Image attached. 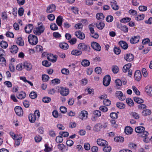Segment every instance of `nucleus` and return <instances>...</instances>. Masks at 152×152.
Returning a JSON list of instances; mask_svg holds the SVG:
<instances>
[{"label": "nucleus", "instance_id": "6", "mask_svg": "<svg viewBox=\"0 0 152 152\" xmlns=\"http://www.w3.org/2000/svg\"><path fill=\"white\" fill-rule=\"evenodd\" d=\"M111 77L109 75H106L103 78V84L105 86H108L110 83Z\"/></svg>", "mask_w": 152, "mask_h": 152}, {"label": "nucleus", "instance_id": "8", "mask_svg": "<svg viewBox=\"0 0 152 152\" xmlns=\"http://www.w3.org/2000/svg\"><path fill=\"white\" fill-rule=\"evenodd\" d=\"M56 9V6L54 4L50 5L47 7L46 12L48 13H52Z\"/></svg>", "mask_w": 152, "mask_h": 152}, {"label": "nucleus", "instance_id": "63", "mask_svg": "<svg viewBox=\"0 0 152 152\" xmlns=\"http://www.w3.org/2000/svg\"><path fill=\"white\" fill-rule=\"evenodd\" d=\"M61 72L63 74L68 75L69 73V71L67 69L64 68L61 69Z\"/></svg>", "mask_w": 152, "mask_h": 152}, {"label": "nucleus", "instance_id": "44", "mask_svg": "<svg viewBox=\"0 0 152 152\" xmlns=\"http://www.w3.org/2000/svg\"><path fill=\"white\" fill-rule=\"evenodd\" d=\"M42 64L43 66L48 67L50 66L51 63L48 62L47 60H45L42 62Z\"/></svg>", "mask_w": 152, "mask_h": 152}, {"label": "nucleus", "instance_id": "30", "mask_svg": "<svg viewBox=\"0 0 152 152\" xmlns=\"http://www.w3.org/2000/svg\"><path fill=\"white\" fill-rule=\"evenodd\" d=\"M0 45L2 48L6 49L8 46V44L6 41L2 40L0 42Z\"/></svg>", "mask_w": 152, "mask_h": 152}, {"label": "nucleus", "instance_id": "12", "mask_svg": "<svg viewBox=\"0 0 152 152\" xmlns=\"http://www.w3.org/2000/svg\"><path fill=\"white\" fill-rule=\"evenodd\" d=\"M75 34L77 37L80 39H83L85 37V34L81 31H76L75 32Z\"/></svg>", "mask_w": 152, "mask_h": 152}, {"label": "nucleus", "instance_id": "1", "mask_svg": "<svg viewBox=\"0 0 152 152\" xmlns=\"http://www.w3.org/2000/svg\"><path fill=\"white\" fill-rule=\"evenodd\" d=\"M135 131L137 133L140 134L141 136L144 137L148 135V132L145 131V128L143 126H139L135 128Z\"/></svg>", "mask_w": 152, "mask_h": 152}, {"label": "nucleus", "instance_id": "60", "mask_svg": "<svg viewBox=\"0 0 152 152\" xmlns=\"http://www.w3.org/2000/svg\"><path fill=\"white\" fill-rule=\"evenodd\" d=\"M114 51L115 54L118 55L120 54L121 50L119 48L115 47L114 49Z\"/></svg>", "mask_w": 152, "mask_h": 152}, {"label": "nucleus", "instance_id": "39", "mask_svg": "<svg viewBox=\"0 0 152 152\" xmlns=\"http://www.w3.org/2000/svg\"><path fill=\"white\" fill-rule=\"evenodd\" d=\"M145 91L150 96L152 91V87L149 86H147L145 88Z\"/></svg>", "mask_w": 152, "mask_h": 152}, {"label": "nucleus", "instance_id": "41", "mask_svg": "<svg viewBox=\"0 0 152 152\" xmlns=\"http://www.w3.org/2000/svg\"><path fill=\"white\" fill-rule=\"evenodd\" d=\"M126 102L128 105L130 106H133L134 105L133 101L130 98H127L126 100Z\"/></svg>", "mask_w": 152, "mask_h": 152}, {"label": "nucleus", "instance_id": "51", "mask_svg": "<svg viewBox=\"0 0 152 152\" xmlns=\"http://www.w3.org/2000/svg\"><path fill=\"white\" fill-rule=\"evenodd\" d=\"M59 134L61 136L64 137H66L69 135V133L66 132H59Z\"/></svg>", "mask_w": 152, "mask_h": 152}, {"label": "nucleus", "instance_id": "37", "mask_svg": "<svg viewBox=\"0 0 152 152\" xmlns=\"http://www.w3.org/2000/svg\"><path fill=\"white\" fill-rule=\"evenodd\" d=\"M114 140L115 141L119 142H123L124 141V138L123 137L121 136H118L115 137L114 138Z\"/></svg>", "mask_w": 152, "mask_h": 152}, {"label": "nucleus", "instance_id": "48", "mask_svg": "<svg viewBox=\"0 0 152 152\" xmlns=\"http://www.w3.org/2000/svg\"><path fill=\"white\" fill-rule=\"evenodd\" d=\"M116 106L117 107L120 109H122L124 108L125 107V105L124 103L121 102H117L116 104Z\"/></svg>", "mask_w": 152, "mask_h": 152}, {"label": "nucleus", "instance_id": "27", "mask_svg": "<svg viewBox=\"0 0 152 152\" xmlns=\"http://www.w3.org/2000/svg\"><path fill=\"white\" fill-rule=\"evenodd\" d=\"M117 27L125 32L126 33L128 31V28L126 26H122L121 24H120L118 25Z\"/></svg>", "mask_w": 152, "mask_h": 152}, {"label": "nucleus", "instance_id": "10", "mask_svg": "<svg viewBox=\"0 0 152 152\" xmlns=\"http://www.w3.org/2000/svg\"><path fill=\"white\" fill-rule=\"evenodd\" d=\"M115 94L116 96L121 100L124 101L126 99L125 96L124 95L122 92L121 91H116Z\"/></svg>", "mask_w": 152, "mask_h": 152}, {"label": "nucleus", "instance_id": "21", "mask_svg": "<svg viewBox=\"0 0 152 152\" xmlns=\"http://www.w3.org/2000/svg\"><path fill=\"white\" fill-rule=\"evenodd\" d=\"M11 52L13 54H15L17 52L18 48L16 45H13L10 48Z\"/></svg>", "mask_w": 152, "mask_h": 152}, {"label": "nucleus", "instance_id": "36", "mask_svg": "<svg viewBox=\"0 0 152 152\" xmlns=\"http://www.w3.org/2000/svg\"><path fill=\"white\" fill-rule=\"evenodd\" d=\"M0 64L3 66H5L6 65V60L3 56L0 57Z\"/></svg>", "mask_w": 152, "mask_h": 152}, {"label": "nucleus", "instance_id": "40", "mask_svg": "<svg viewBox=\"0 0 152 152\" xmlns=\"http://www.w3.org/2000/svg\"><path fill=\"white\" fill-rule=\"evenodd\" d=\"M63 140V139L61 135L58 136L56 139V141L58 143H60L62 142Z\"/></svg>", "mask_w": 152, "mask_h": 152}, {"label": "nucleus", "instance_id": "62", "mask_svg": "<svg viewBox=\"0 0 152 152\" xmlns=\"http://www.w3.org/2000/svg\"><path fill=\"white\" fill-rule=\"evenodd\" d=\"M112 71L114 73H117L118 71V67L116 66H114L112 68Z\"/></svg>", "mask_w": 152, "mask_h": 152}, {"label": "nucleus", "instance_id": "18", "mask_svg": "<svg viewBox=\"0 0 152 152\" xmlns=\"http://www.w3.org/2000/svg\"><path fill=\"white\" fill-rule=\"evenodd\" d=\"M140 39V37L138 36H136L132 37L130 39V41L131 43L134 44L139 42Z\"/></svg>", "mask_w": 152, "mask_h": 152}, {"label": "nucleus", "instance_id": "14", "mask_svg": "<svg viewBox=\"0 0 152 152\" xmlns=\"http://www.w3.org/2000/svg\"><path fill=\"white\" fill-rule=\"evenodd\" d=\"M34 28V26L32 24H28L25 27L24 29L25 32L27 33H30L31 32Z\"/></svg>", "mask_w": 152, "mask_h": 152}, {"label": "nucleus", "instance_id": "43", "mask_svg": "<svg viewBox=\"0 0 152 152\" xmlns=\"http://www.w3.org/2000/svg\"><path fill=\"white\" fill-rule=\"evenodd\" d=\"M104 151L105 152H110L111 150V148L110 146H108V145L104 146L103 148Z\"/></svg>", "mask_w": 152, "mask_h": 152}, {"label": "nucleus", "instance_id": "16", "mask_svg": "<svg viewBox=\"0 0 152 152\" xmlns=\"http://www.w3.org/2000/svg\"><path fill=\"white\" fill-rule=\"evenodd\" d=\"M47 58L48 60L53 63L56 62L57 60L56 57L51 54L47 55Z\"/></svg>", "mask_w": 152, "mask_h": 152}, {"label": "nucleus", "instance_id": "25", "mask_svg": "<svg viewBox=\"0 0 152 152\" xmlns=\"http://www.w3.org/2000/svg\"><path fill=\"white\" fill-rule=\"evenodd\" d=\"M26 97V93L23 91L20 92L17 94V97L19 99H24Z\"/></svg>", "mask_w": 152, "mask_h": 152}, {"label": "nucleus", "instance_id": "17", "mask_svg": "<svg viewBox=\"0 0 152 152\" xmlns=\"http://www.w3.org/2000/svg\"><path fill=\"white\" fill-rule=\"evenodd\" d=\"M118 44L121 47L124 49H126L128 47L127 44L124 41H120L119 42Z\"/></svg>", "mask_w": 152, "mask_h": 152}, {"label": "nucleus", "instance_id": "49", "mask_svg": "<svg viewBox=\"0 0 152 152\" xmlns=\"http://www.w3.org/2000/svg\"><path fill=\"white\" fill-rule=\"evenodd\" d=\"M49 79V76L46 75H43L42 76V79L44 82H47Z\"/></svg>", "mask_w": 152, "mask_h": 152}, {"label": "nucleus", "instance_id": "2", "mask_svg": "<svg viewBox=\"0 0 152 152\" xmlns=\"http://www.w3.org/2000/svg\"><path fill=\"white\" fill-rule=\"evenodd\" d=\"M38 25L39 26L38 27L34 28V32L36 35H39L44 32L45 28L42 23H40V24L38 23Z\"/></svg>", "mask_w": 152, "mask_h": 152}, {"label": "nucleus", "instance_id": "64", "mask_svg": "<svg viewBox=\"0 0 152 152\" xmlns=\"http://www.w3.org/2000/svg\"><path fill=\"white\" fill-rule=\"evenodd\" d=\"M93 114H94L96 117H99L101 115V112L98 110H94L93 112Z\"/></svg>", "mask_w": 152, "mask_h": 152}, {"label": "nucleus", "instance_id": "54", "mask_svg": "<svg viewBox=\"0 0 152 152\" xmlns=\"http://www.w3.org/2000/svg\"><path fill=\"white\" fill-rule=\"evenodd\" d=\"M110 116L113 119H116L118 118V115L115 113H112L110 114Z\"/></svg>", "mask_w": 152, "mask_h": 152}, {"label": "nucleus", "instance_id": "56", "mask_svg": "<svg viewBox=\"0 0 152 152\" xmlns=\"http://www.w3.org/2000/svg\"><path fill=\"white\" fill-rule=\"evenodd\" d=\"M131 19L129 18L126 17L121 20L120 22L122 23L128 22L130 21Z\"/></svg>", "mask_w": 152, "mask_h": 152}, {"label": "nucleus", "instance_id": "33", "mask_svg": "<svg viewBox=\"0 0 152 152\" xmlns=\"http://www.w3.org/2000/svg\"><path fill=\"white\" fill-rule=\"evenodd\" d=\"M111 5L112 9L114 10H118V7L117 4V2L116 1H115L113 2H111Z\"/></svg>", "mask_w": 152, "mask_h": 152}, {"label": "nucleus", "instance_id": "20", "mask_svg": "<svg viewBox=\"0 0 152 152\" xmlns=\"http://www.w3.org/2000/svg\"><path fill=\"white\" fill-rule=\"evenodd\" d=\"M102 128V125L99 123L96 124L94 127L93 130L95 132H98Z\"/></svg>", "mask_w": 152, "mask_h": 152}, {"label": "nucleus", "instance_id": "23", "mask_svg": "<svg viewBox=\"0 0 152 152\" xmlns=\"http://www.w3.org/2000/svg\"><path fill=\"white\" fill-rule=\"evenodd\" d=\"M72 55L74 56H78L82 54V52L78 50H73L71 52Z\"/></svg>", "mask_w": 152, "mask_h": 152}, {"label": "nucleus", "instance_id": "11", "mask_svg": "<svg viewBox=\"0 0 152 152\" xmlns=\"http://www.w3.org/2000/svg\"><path fill=\"white\" fill-rule=\"evenodd\" d=\"M91 45L92 47L95 50L98 51L101 50V48L99 43L95 42H92Z\"/></svg>", "mask_w": 152, "mask_h": 152}, {"label": "nucleus", "instance_id": "3", "mask_svg": "<svg viewBox=\"0 0 152 152\" xmlns=\"http://www.w3.org/2000/svg\"><path fill=\"white\" fill-rule=\"evenodd\" d=\"M77 48L81 51L89 52L90 50L89 46L84 43H80L77 46Z\"/></svg>", "mask_w": 152, "mask_h": 152}, {"label": "nucleus", "instance_id": "42", "mask_svg": "<svg viewBox=\"0 0 152 152\" xmlns=\"http://www.w3.org/2000/svg\"><path fill=\"white\" fill-rule=\"evenodd\" d=\"M130 115L133 118L136 119H138L139 118V115L135 112H132L130 113Z\"/></svg>", "mask_w": 152, "mask_h": 152}, {"label": "nucleus", "instance_id": "59", "mask_svg": "<svg viewBox=\"0 0 152 152\" xmlns=\"http://www.w3.org/2000/svg\"><path fill=\"white\" fill-rule=\"evenodd\" d=\"M113 17L111 15H108L106 17V20L107 22H110L113 21Z\"/></svg>", "mask_w": 152, "mask_h": 152}, {"label": "nucleus", "instance_id": "29", "mask_svg": "<svg viewBox=\"0 0 152 152\" xmlns=\"http://www.w3.org/2000/svg\"><path fill=\"white\" fill-rule=\"evenodd\" d=\"M90 64L89 61L87 59H84L81 62L82 65L85 67L88 66Z\"/></svg>", "mask_w": 152, "mask_h": 152}, {"label": "nucleus", "instance_id": "52", "mask_svg": "<svg viewBox=\"0 0 152 152\" xmlns=\"http://www.w3.org/2000/svg\"><path fill=\"white\" fill-rule=\"evenodd\" d=\"M144 18V15L143 14L138 15L135 17V19L137 20H141L143 19Z\"/></svg>", "mask_w": 152, "mask_h": 152}, {"label": "nucleus", "instance_id": "53", "mask_svg": "<svg viewBox=\"0 0 152 152\" xmlns=\"http://www.w3.org/2000/svg\"><path fill=\"white\" fill-rule=\"evenodd\" d=\"M128 146L131 149H135L137 147V145L134 143L130 142L128 145Z\"/></svg>", "mask_w": 152, "mask_h": 152}, {"label": "nucleus", "instance_id": "50", "mask_svg": "<svg viewBox=\"0 0 152 152\" xmlns=\"http://www.w3.org/2000/svg\"><path fill=\"white\" fill-rule=\"evenodd\" d=\"M37 95L36 93L34 91L30 93L29 94L30 97L32 99H34L37 97Z\"/></svg>", "mask_w": 152, "mask_h": 152}, {"label": "nucleus", "instance_id": "35", "mask_svg": "<svg viewBox=\"0 0 152 152\" xmlns=\"http://www.w3.org/2000/svg\"><path fill=\"white\" fill-rule=\"evenodd\" d=\"M16 43L20 46H23L24 45L23 40L21 37H19L18 38L16 41Z\"/></svg>", "mask_w": 152, "mask_h": 152}, {"label": "nucleus", "instance_id": "7", "mask_svg": "<svg viewBox=\"0 0 152 152\" xmlns=\"http://www.w3.org/2000/svg\"><path fill=\"white\" fill-rule=\"evenodd\" d=\"M15 111L16 114L19 116H21L23 114V110L22 108L18 106H17L15 108Z\"/></svg>", "mask_w": 152, "mask_h": 152}, {"label": "nucleus", "instance_id": "31", "mask_svg": "<svg viewBox=\"0 0 152 152\" xmlns=\"http://www.w3.org/2000/svg\"><path fill=\"white\" fill-rule=\"evenodd\" d=\"M132 129L130 126H127L125 129V132L127 134H132Z\"/></svg>", "mask_w": 152, "mask_h": 152}, {"label": "nucleus", "instance_id": "9", "mask_svg": "<svg viewBox=\"0 0 152 152\" xmlns=\"http://www.w3.org/2000/svg\"><path fill=\"white\" fill-rule=\"evenodd\" d=\"M97 144L100 146H104L108 144V142L105 140L101 139H98L97 140Z\"/></svg>", "mask_w": 152, "mask_h": 152}, {"label": "nucleus", "instance_id": "38", "mask_svg": "<svg viewBox=\"0 0 152 152\" xmlns=\"http://www.w3.org/2000/svg\"><path fill=\"white\" fill-rule=\"evenodd\" d=\"M134 100L135 102L138 104L142 103L144 102L142 99L138 97H134Z\"/></svg>", "mask_w": 152, "mask_h": 152}, {"label": "nucleus", "instance_id": "22", "mask_svg": "<svg viewBox=\"0 0 152 152\" xmlns=\"http://www.w3.org/2000/svg\"><path fill=\"white\" fill-rule=\"evenodd\" d=\"M28 117L29 121L32 123L35 121L36 118H37L36 117V115L31 113L29 115Z\"/></svg>", "mask_w": 152, "mask_h": 152}, {"label": "nucleus", "instance_id": "58", "mask_svg": "<svg viewBox=\"0 0 152 152\" xmlns=\"http://www.w3.org/2000/svg\"><path fill=\"white\" fill-rule=\"evenodd\" d=\"M22 139V137H19L18 138H17L15 141V145L17 146H19L20 143V140H21Z\"/></svg>", "mask_w": 152, "mask_h": 152}, {"label": "nucleus", "instance_id": "5", "mask_svg": "<svg viewBox=\"0 0 152 152\" xmlns=\"http://www.w3.org/2000/svg\"><path fill=\"white\" fill-rule=\"evenodd\" d=\"M58 91L63 96H66L69 93V90L68 88L63 87H58Z\"/></svg>", "mask_w": 152, "mask_h": 152}, {"label": "nucleus", "instance_id": "24", "mask_svg": "<svg viewBox=\"0 0 152 152\" xmlns=\"http://www.w3.org/2000/svg\"><path fill=\"white\" fill-rule=\"evenodd\" d=\"M88 115V113L85 110L82 111L79 114V117L80 118L83 119V118H86L87 117Z\"/></svg>", "mask_w": 152, "mask_h": 152}, {"label": "nucleus", "instance_id": "15", "mask_svg": "<svg viewBox=\"0 0 152 152\" xmlns=\"http://www.w3.org/2000/svg\"><path fill=\"white\" fill-rule=\"evenodd\" d=\"M134 77L135 80L138 81H139L141 78L142 75L140 71L137 70L135 72Z\"/></svg>", "mask_w": 152, "mask_h": 152}, {"label": "nucleus", "instance_id": "45", "mask_svg": "<svg viewBox=\"0 0 152 152\" xmlns=\"http://www.w3.org/2000/svg\"><path fill=\"white\" fill-rule=\"evenodd\" d=\"M50 28L52 30L55 31L58 29V27L55 23H52L50 25Z\"/></svg>", "mask_w": 152, "mask_h": 152}, {"label": "nucleus", "instance_id": "4", "mask_svg": "<svg viewBox=\"0 0 152 152\" xmlns=\"http://www.w3.org/2000/svg\"><path fill=\"white\" fill-rule=\"evenodd\" d=\"M28 42L32 45H36L38 42L37 37L34 35L30 34L28 37Z\"/></svg>", "mask_w": 152, "mask_h": 152}, {"label": "nucleus", "instance_id": "55", "mask_svg": "<svg viewBox=\"0 0 152 152\" xmlns=\"http://www.w3.org/2000/svg\"><path fill=\"white\" fill-rule=\"evenodd\" d=\"M103 103L104 105L108 106L111 104V101L108 99H104L103 100Z\"/></svg>", "mask_w": 152, "mask_h": 152}, {"label": "nucleus", "instance_id": "13", "mask_svg": "<svg viewBox=\"0 0 152 152\" xmlns=\"http://www.w3.org/2000/svg\"><path fill=\"white\" fill-rule=\"evenodd\" d=\"M124 58L126 61L131 62L133 60L134 56L132 54L128 53L126 54L124 56Z\"/></svg>", "mask_w": 152, "mask_h": 152}, {"label": "nucleus", "instance_id": "28", "mask_svg": "<svg viewBox=\"0 0 152 152\" xmlns=\"http://www.w3.org/2000/svg\"><path fill=\"white\" fill-rule=\"evenodd\" d=\"M94 25H96L98 29L100 30L103 29L104 26V23L102 22L99 23V24H97V23H94Z\"/></svg>", "mask_w": 152, "mask_h": 152}, {"label": "nucleus", "instance_id": "47", "mask_svg": "<svg viewBox=\"0 0 152 152\" xmlns=\"http://www.w3.org/2000/svg\"><path fill=\"white\" fill-rule=\"evenodd\" d=\"M42 100L45 103H48L50 102L51 98L50 97L46 96L43 98Z\"/></svg>", "mask_w": 152, "mask_h": 152}, {"label": "nucleus", "instance_id": "26", "mask_svg": "<svg viewBox=\"0 0 152 152\" xmlns=\"http://www.w3.org/2000/svg\"><path fill=\"white\" fill-rule=\"evenodd\" d=\"M59 46L61 48L64 50H66L69 48V45L68 44L65 42L59 43Z\"/></svg>", "mask_w": 152, "mask_h": 152}, {"label": "nucleus", "instance_id": "61", "mask_svg": "<svg viewBox=\"0 0 152 152\" xmlns=\"http://www.w3.org/2000/svg\"><path fill=\"white\" fill-rule=\"evenodd\" d=\"M151 111L149 110H145L142 112L143 114L145 116L149 115L151 114Z\"/></svg>", "mask_w": 152, "mask_h": 152}, {"label": "nucleus", "instance_id": "19", "mask_svg": "<svg viewBox=\"0 0 152 152\" xmlns=\"http://www.w3.org/2000/svg\"><path fill=\"white\" fill-rule=\"evenodd\" d=\"M23 66L24 68L27 70H30L32 69V65L31 64L27 62L23 63Z\"/></svg>", "mask_w": 152, "mask_h": 152}, {"label": "nucleus", "instance_id": "46", "mask_svg": "<svg viewBox=\"0 0 152 152\" xmlns=\"http://www.w3.org/2000/svg\"><path fill=\"white\" fill-rule=\"evenodd\" d=\"M23 68V63H20L18 64L16 67L17 70L18 71H21Z\"/></svg>", "mask_w": 152, "mask_h": 152}, {"label": "nucleus", "instance_id": "57", "mask_svg": "<svg viewBox=\"0 0 152 152\" xmlns=\"http://www.w3.org/2000/svg\"><path fill=\"white\" fill-rule=\"evenodd\" d=\"M132 89L133 91L137 95H140V92L139 91L137 88L134 86H132Z\"/></svg>", "mask_w": 152, "mask_h": 152}, {"label": "nucleus", "instance_id": "34", "mask_svg": "<svg viewBox=\"0 0 152 152\" xmlns=\"http://www.w3.org/2000/svg\"><path fill=\"white\" fill-rule=\"evenodd\" d=\"M96 18L98 20H103L104 18V16L102 13H97L96 15Z\"/></svg>", "mask_w": 152, "mask_h": 152}, {"label": "nucleus", "instance_id": "32", "mask_svg": "<svg viewBox=\"0 0 152 152\" xmlns=\"http://www.w3.org/2000/svg\"><path fill=\"white\" fill-rule=\"evenodd\" d=\"M62 20L63 18L61 16H59L57 17L56 19V23L58 26H61Z\"/></svg>", "mask_w": 152, "mask_h": 152}]
</instances>
